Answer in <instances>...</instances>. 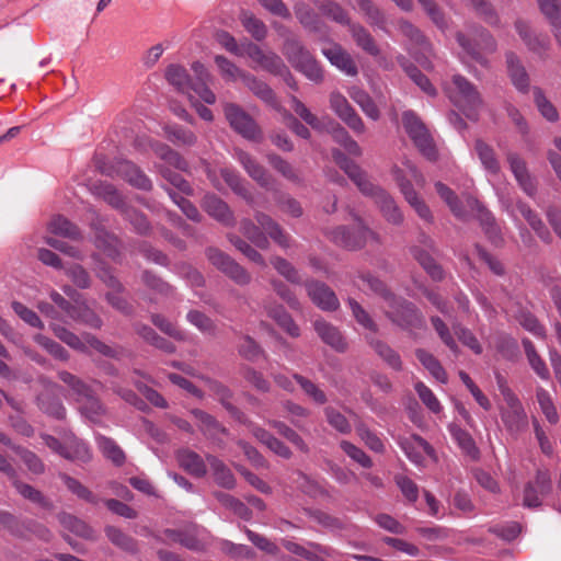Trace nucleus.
I'll return each mask as SVG.
<instances>
[{"label": "nucleus", "mask_w": 561, "mask_h": 561, "mask_svg": "<svg viewBox=\"0 0 561 561\" xmlns=\"http://www.w3.org/2000/svg\"><path fill=\"white\" fill-rule=\"evenodd\" d=\"M191 69L194 72V80L191 79L186 69L180 65H170L165 70V78L171 85L179 92L186 94L190 100L193 99L191 92H194L205 103L214 104L216 95L208 88V84L213 81V76L199 61H194Z\"/></svg>", "instance_id": "1"}, {"label": "nucleus", "mask_w": 561, "mask_h": 561, "mask_svg": "<svg viewBox=\"0 0 561 561\" xmlns=\"http://www.w3.org/2000/svg\"><path fill=\"white\" fill-rule=\"evenodd\" d=\"M254 218L257 225L248 218L242 219L240 222V231L249 241L263 250L270 247L268 238L283 249L290 247V236L270 215L256 211Z\"/></svg>", "instance_id": "2"}, {"label": "nucleus", "mask_w": 561, "mask_h": 561, "mask_svg": "<svg viewBox=\"0 0 561 561\" xmlns=\"http://www.w3.org/2000/svg\"><path fill=\"white\" fill-rule=\"evenodd\" d=\"M450 102L457 106L463 114L476 121L478 113L483 105L482 98L478 89L467 78L455 75L451 83L446 88Z\"/></svg>", "instance_id": "3"}, {"label": "nucleus", "mask_w": 561, "mask_h": 561, "mask_svg": "<svg viewBox=\"0 0 561 561\" xmlns=\"http://www.w3.org/2000/svg\"><path fill=\"white\" fill-rule=\"evenodd\" d=\"M283 54L298 71L309 80L320 83L323 80V71L317 60L304 47L296 37H288L283 45Z\"/></svg>", "instance_id": "4"}, {"label": "nucleus", "mask_w": 561, "mask_h": 561, "mask_svg": "<svg viewBox=\"0 0 561 561\" xmlns=\"http://www.w3.org/2000/svg\"><path fill=\"white\" fill-rule=\"evenodd\" d=\"M386 316L401 329L413 333L425 328L423 314L416 306L405 299L396 296L387 304Z\"/></svg>", "instance_id": "5"}, {"label": "nucleus", "mask_w": 561, "mask_h": 561, "mask_svg": "<svg viewBox=\"0 0 561 561\" xmlns=\"http://www.w3.org/2000/svg\"><path fill=\"white\" fill-rule=\"evenodd\" d=\"M403 127L421 153L428 160L437 159V150L434 141L421 119L412 111L402 114Z\"/></svg>", "instance_id": "6"}, {"label": "nucleus", "mask_w": 561, "mask_h": 561, "mask_svg": "<svg viewBox=\"0 0 561 561\" xmlns=\"http://www.w3.org/2000/svg\"><path fill=\"white\" fill-rule=\"evenodd\" d=\"M470 35L474 41V46L470 39L462 33H457L456 38L458 44L468 53L477 62L482 66L488 65V60L476 49V46L486 53H494L497 48L495 38L490 34L489 31L481 26H474L471 28Z\"/></svg>", "instance_id": "7"}, {"label": "nucleus", "mask_w": 561, "mask_h": 561, "mask_svg": "<svg viewBox=\"0 0 561 561\" xmlns=\"http://www.w3.org/2000/svg\"><path fill=\"white\" fill-rule=\"evenodd\" d=\"M99 168L103 174L119 176L138 190L150 191L152 188L151 180L131 161L117 160L114 164L100 165Z\"/></svg>", "instance_id": "8"}, {"label": "nucleus", "mask_w": 561, "mask_h": 561, "mask_svg": "<svg viewBox=\"0 0 561 561\" xmlns=\"http://www.w3.org/2000/svg\"><path fill=\"white\" fill-rule=\"evenodd\" d=\"M205 254L217 270L232 279L237 285L245 286L250 284L252 279L250 273L221 250L209 247L206 249Z\"/></svg>", "instance_id": "9"}, {"label": "nucleus", "mask_w": 561, "mask_h": 561, "mask_svg": "<svg viewBox=\"0 0 561 561\" xmlns=\"http://www.w3.org/2000/svg\"><path fill=\"white\" fill-rule=\"evenodd\" d=\"M357 227L350 229L341 226L329 232L330 239L337 245L348 250H356L364 247L367 237L378 240L377 234L368 229L359 218H356Z\"/></svg>", "instance_id": "10"}, {"label": "nucleus", "mask_w": 561, "mask_h": 561, "mask_svg": "<svg viewBox=\"0 0 561 561\" xmlns=\"http://www.w3.org/2000/svg\"><path fill=\"white\" fill-rule=\"evenodd\" d=\"M230 126L249 140H260L262 133L255 121L236 104H227L224 108Z\"/></svg>", "instance_id": "11"}, {"label": "nucleus", "mask_w": 561, "mask_h": 561, "mask_svg": "<svg viewBox=\"0 0 561 561\" xmlns=\"http://www.w3.org/2000/svg\"><path fill=\"white\" fill-rule=\"evenodd\" d=\"M163 535L193 551H203L209 546L208 531L197 525L187 526L182 530L165 529Z\"/></svg>", "instance_id": "12"}, {"label": "nucleus", "mask_w": 561, "mask_h": 561, "mask_svg": "<svg viewBox=\"0 0 561 561\" xmlns=\"http://www.w3.org/2000/svg\"><path fill=\"white\" fill-rule=\"evenodd\" d=\"M505 407L501 409V419L511 434H518L527 427V415L516 396L505 393Z\"/></svg>", "instance_id": "13"}, {"label": "nucleus", "mask_w": 561, "mask_h": 561, "mask_svg": "<svg viewBox=\"0 0 561 561\" xmlns=\"http://www.w3.org/2000/svg\"><path fill=\"white\" fill-rule=\"evenodd\" d=\"M330 107L355 134L360 135L366 131L363 119L340 92H332L330 94Z\"/></svg>", "instance_id": "14"}, {"label": "nucleus", "mask_w": 561, "mask_h": 561, "mask_svg": "<svg viewBox=\"0 0 561 561\" xmlns=\"http://www.w3.org/2000/svg\"><path fill=\"white\" fill-rule=\"evenodd\" d=\"M552 489L551 476L547 469H538L535 481L528 482L524 489L523 505L535 508L541 505V497Z\"/></svg>", "instance_id": "15"}, {"label": "nucleus", "mask_w": 561, "mask_h": 561, "mask_svg": "<svg viewBox=\"0 0 561 561\" xmlns=\"http://www.w3.org/2000/svg\"><path fill=\"white\" fill-rule=\"evenodd\" d=\"M364 195L374 198L383 218L391 225H402L404 217L394 199L381 187L371 182L369 192H362Z\"/></svg>", "instance_id": "16"}, {"label": "nucleus", "mask_w": 561, "mask_h": 561, "mask_svg": "<svg viewBox=\"0 0 561 561\" xmlns=\"http://www.w3.org/2000/svg\"><path fill=\"white\" fill-rule=\"evenodd\" d=\"M393 176L409 205L415 210L420 218L427 222L433 221V215L425 202L414 191L411 182L405 179L403 171L399 168L393 169Z\"/></svg>", "instance_id": "17"}, {"label": "nucleus", "mask_w": 561, "mask_h": 561, "mask_svg": "<svg viewBox=\"0 0 561 561\" xmlns=\"http://www.w3.org/2000/svg\"><path fill=\"white\" fill-rule=\"evenodd\" d=\"M307 294L311 301L324 311H334L340 307L335 293L324 283L308 280L305 283Z\"/></svg>", "instance_id": "18"}, {"label": "nucleus", "mask_w": 561, "mask_h": 561, "mask_svg": "<svg viewBox=\"0 0 561 561\" xmlns=\"http://www.w3.org/2000/svg\"><path fill=\"white\" fill-rule=\"evenodd\" d=\"M247 55L253 62L260 66L263 70L268 71L275 76L286 70V65L283 59L272 50H263L254 43L247 45Z\"/></svg>", "instance_id": "19"}, {"label": "nucleus", "mask_w": 561, "mask_h": 561, "mask_svg": "<svg viewBox=\"0 0 561 561\" xmlns=\"http://www.w3.org/2000/svg\"><path fill=\"white\" fill-rule=\"evenodd\" d=\"M233 158L243 167L248 175L260 186L264 188H270L272 186V176L250 153L236 148L233 150Z\"/></svg>", "instance_id": "20"}, {"label": "nucleus", "mask_w": 561, "mask_h": 561, "mask_svg": "<svg viewBox=\"0 0 561 561\" xmlns=\"http://www.w3.org/2000/svg\"><path fill=\"white\" fill-rule=\"evenodd\" d=\"M468 206L477 211L478 219L482 226L486 237L494 244H500L503 239L501 236V229L496 224V220L491 211H489L484 205H482L477 198L469 196L467 198Z\"/></svg>", "instance_id": "21"}, {"label": "nucleus", "mask_w": 561, "mask_h": 561, "mask_svg": "<svg viewBox=\"0 0 561 561\" xmlns=\"http://www.w3.org/2000/svg\"><path fill=\"white\" fill-rule=\"evenodd\" d=\"M202 208L215 220L226 227H232L236 218L226 202L215 194H206L202 201Z\"/></svg>", "instance_id": "22"}, {"label": "nucleus", "mask_w": 561, "mask_h": 561, "mask_svg": "<svg viewBox=\"0 0 561 561\" xmlns=\"http://www.w3.org/2000/svg\"><path fill=\"white\" fill-rule=\"evenodd\" d=\"M400 446L410 461L417 466H422L424 461L420 450H423L432 460H438L435 449L420 435H412L410 438L402 439Z\"/></svg>", "instance_id": "23"}, {"label": "nucleus", "mask_w": 561, "mask_h": 561, "mask_svg": "<svg viewBox=\"0 0 561 561\" xmlns=\"http://www.w3.org/2000/svg\"><path fill=\"white\" fill-rule=\"evenodd\" d=\"M332 156L334 161L345 171L360 192H369L371 190V182L355 162L350 160L341 150H333Z\"/></svg>", "instance_id": "24"}, {"label": "nucleus", "mask_w": 561, "mask_h": 561, "mask_svg": "<svg viewBox=\"0 0 561 561\" xmlns=\"http://www.w3.org/2000/svg\"><path fill=\"white\" fill-rule=\"evenodd\" d=\"M506 159L510 164V169L522 190L528 196H534L536 193V185L528 173L524 159L516 152H508Z\"/></svg>", "instance_id": "25"}, {"label": "nucleus", "mask_w": 561, "mask_h": 561, "mask_svg": "<svg viewBox=\"0 0 561 561\" xmlns=\"http://www.w3.org/2000/svg\"><path fill=\"white\" fill-rule=\"evenodd\" d=\"M322 54L328 60L344 72L346 76L354 77L357 75L358 69L351 57V55L337 44H332L322 49Z\"/></svg>", "instance_id": "26"}, {"label": "nucleus", "mask_w": 561, "mask_h": 561, "mask_svg": "<svg viewBox=\"0 0 561 561\" xmlns=\"http://www.w3.org/2000/svg\"><path fill=\"white\" fill-rule=\"evenodd\" d=\"M313 328L320 339L336 352L343 353L347 350V342L337 328L331 323L324 320H316L313 322Z\"/></svg>", "instance_id": "27"}, {"label": "nucleus", "mask_w": 561, "mask_h": 561, "mask_svg": "<svg viewBox=\"0 0 561 561\" xmlns=\"http://www.w3.org/2000/svg\"><path fill=\"white\" fill-rule=\"evenodd\" d=\"M507 72L513 85L522 93H527L529 90V77L522 65L518 57L512 53H506Z\"/></svg>", "instance_id": "28"}, {"label": "nucleus", "mask_w": 561, "mask_h": 561, "mask_svg": "<svg viewBox=\"0 0 561 561\" xmlns=\"http://www.w3.org/2000/svg\"><path fill=\"white\" fill-rule=\"evenodd\" d=\"M176 459L181 468L195 478H203L207 472L204 459L195 451L181 449L176 454Z\"/></svg>", "instance_id": "29"}, {"label": "nucleus", "mask_w": 561, "mask_h": 561, "mask_svg": "<svg viewBox=\"0 0 561 561\" xmlns=\"http://www.w3.org/2000/svg\"><path fill=\"white\" fill-rule=\"evenodd\" d=\"M357 280H354V285L364 293L370 290L373 294L380 296L386 304H388L394 295L387 289L386 285L370 273H359Z\"/></svg>", "instance_id": "30"}, {"label": "nucleus", "mask_w": 561, "mask_h": 561, "mask_svg": "<svg viewBox=\"0 0 561 561\" xmlns=\"http://www.w3.org/2000/svg\"><path fill=\"white\" fill-rule=\"evenodd\" d=\"M357 280H354V285L364 293L370 290L373 294L380 296L386 304H388L394 295L387 289L386 285L370 273H359Z\"/></svg>", "instance_id": "31"}, {"label": "nucleus", "mask_w": 561, "mask_h": 561, "mask_svg": "<svg viewBox=\"0 0 561 561\" xmlns=\"http://www.w3.org/2000/svg\"><path fill=\"white\" fill-rule=\"evenodd\" d=\"M47 230L55 236L70 240L78 241L82 239L80 229L62 215L54 216L47 225Z\"/></svg>", "instance_id": "32"}, {"label": "nucleus", "mask_w": 561, "mask_h": 561, "mask_svg": "<svg viewBox=\"0 0 561 561\" xmlns=\"http://www.w3.org/2000/svg\"><path fill=\"white\" fill-rule=\"evenodd\" d=\"M206 460L210 467L214 479L219 486L228 490L236 486L234 476L222 460L213 455H207Z\"/></svg>", "instance_id": "33"}, {"label": "nucleus", "mask_w": 561, "mask_h": 561, "mask_svg": "<svg viewBox=\"0 0 561 561\" xmlns=\"http://www.w3.org/2000/svg\"><path fill=\"white\" fill-rule=\"evenodd\" d=\"M242 82L260 100L277 108L278 104L276 96L273 90L264 81L247 72L245 75H242Z\"/></svg>", "instance_id": "34"}, {"label": "nucleus", "mask_w": 561, "mask_h": 561, "mask_svg": "<svg viewBox=\"0 0 561 561\" xmlns=\"http://www.w3.org/2000/svg\"><path fill=\"white\" fill-rule=\"evenodd\" d=\"M448 431L453 439L457 443L463 454L471 459L477 460L480 456V450L477 447L471 435L462 430L459 425L451 423L448 425Z\"/></svg>", "instance_id": "35"}, {"label": "nucleus", "mask_w": 561, "mask_h": 561, "mask_svg": "<svg viewBox=\"0 0 561 561\" xmlns=\"http://www.w3.org/2000/svg\"><path fill=\"white\" fill-rule=\"evenodd\" d=\"M154 154L165 162V164L175 168L176 170L186 172L188 170V163L186 160L170 146L162 142H152L150 145Z\"/></svg>", "instance_id": "36"}, {"label": "nucleus", "mask_w": 561, "mask_h": 561, "mask_svg": "<svg viewBox=\"0 0 561 561\" xmlns=\"http://www.w3.org/2000/svg\"><path fill=\"white\" fill-rule=\"evenodd\" d=\"M267 316L272 318L287 334L293 337L300 335L299 327L282 305L265 307Z\"/></svg>", "instance_id": "37"}, {"label": "nucleus", "mask_w": 561, "mask_h": 561, "mask_svg": "<svg viewBox=\"0 0 561 561\" xmlns=\"http://www.w3.org/2000/svg\"><path fill=\"white\" fill-rule=\"evenodd\" d=\"M94 245L113 260L119 256V240L103 228H95Z\"/></svg>", "instance_id": "38"}, {"label": "nucleus", "mask_w": 561, "mask_h": 561, "mask_svg": "<svg viewBox=\"0 0 561 561\" xmlns=\"http://www.w3.org/2000/svg\"><path fill=\"white\" fill-rule=\"evenodd\" d=\"M91 193L102 198L114 208L123 209L125 207L124 198L114 185L107 182H95L91 185Z\"/></svg>", "instance_id": "39"}, {"label": "nucleus", "mask_w": 561, "mask_h": 561, "mask_svg": "<svg viewBox=\"0 0 561 561\" xmlns=\"http://www.w3.org/2000/svg\"><path fill=\"white\" fill-rule=\"evenodd\" d=\"M348 95L360 107L367 117L373 121H378L380 118L378 106L365 90L358 87H351L348 89Z\"/></svg>", "instance_id": "40"}, {"label": "nucleus", "mask_w": 561, "mask_h": 561, "mask_svg": "<svg viewBox=\"0 0 561 561\" xmlns=\"http://www.w3.org/2000/svg\"><path fill=\"white\" fill-rule=\"evenodd\" d=\"M12 484L15 488L16 492L25 500L45 510L53 508L51 501L48 497H46L39 490L35 489L31 484L22 482L21 480L18 479V477L12 480Z\"/></svg>", "instance_id": "41"}, {"label": "nucleus", "mask_w": 561, "mask_h": 561, "mask_svg": "<svg viewBox=\"0 0 561 561\" xmlns=\"http://www.w3.org/2000/svg\"><path fill=\"white\" fill-rule=\"evenodd\" d=\"M58 520L65 529L73 533L75 535L89 540L95 539L94 530L85 522L79 519L75 515L60 513L58 514Z\"/></svg>", "instance_id": "42"}, {"label": "nucleus", "mask_w": 561, "mask_h": 561, "mask_svg": "<svg viewBox=\"0 0 561 561\" xmlns=\"http://www.w3.org/2000/svg\"><path fill=\"white\" fill-rule=\"evenodd\" d=\"M68 317L93 329H100L102 327L101 318L89 306H87L85 302H79L77 299L76 305L72 306Z\"/></svg>", "instance_id": "43"}, {"label": "nucleus", "mask_w": 561, "mask_h": 561, "mask_svg": "<svg viewBox=\"0 0 561 561\" xmlns=\"http://www.w3.org/2000/svg\"><path fill=\"white\" fill-rule=\"evenodd\" d=\"M331 127L327 129L332 139L342 146L350 154L359 157L362 156V148L350 136L348 131L337 123L331 122Z\"/></svg>", "instance_id": "44"}, {"label": "nucleus", "mask_w": 561, "mask_h": 561, "mask_svg": "<svg viewBox=\"0 0 561 561\" xmlns=\"http://www.w3.org/2000/svg\"><path fill=\"white\" fill-rule=\"evenodd\" d=\"M65 451L62 457L72 460V461H81L88 462L91 460L92 455L88 445L77 438L76 436L68 437L65 442Z\"/></svg>", "instance_id": "45"}, {"label": "nucleus", "mask_w": 561, "mask_h": 561, "mask_svg": "<svg viewBox=\"0 0 561 561\" xmlns=\"http://www.w3.org/2000/svg\"><path fill=\"white\" fill-rule=\"evenodd\" d=\"M164 135L169 141L175 146L192 147L197 142L196 135L179 125H165Z\"/></svg>", "instance_id": "46"}, {"label": "nucleus", "mask_w": 561, "mask_h": 561, "mask_svg": "<svg viewBox=\"0 0 561 561\" xmlns=\"http://www.w3.org/2000/svg\"><path fill=\"white\" fill-rule=\"evenodd\" d=\"M191 413L197 421L198 428L205 436L215 438L220 433L225 432V428L217 422V420L207 412L194 409Z\"/></svg>", "instance_id": "47"}, {"label": "nucleus", "mask_w": 561, "mask_h": 561, "mask_svg": "<svg viewBox=\"0 0 561 561\" xmlns=\"http://www.w3.org/2000/svg\"><path fill=\"white\" fill-rule=\"evenodd\" d=\"M95 442L103 456L115 466H122L125 462L124 451L112 438L99 434L95 436Z\"/></svg>", "instance_id": "48"}, {"label": "nucleus", "mask_w": 561, "mask_h": 561, "mask_svg": "<svg viewBox=\"0 0 561 561\" xmlns=\"http://www.w3.org/2000/svg\"><path fill=\"white\" fill-rule=\"evenodd\" d=\"M104 531L107 539L117 548L130 553L138 551L137 541L122 529L108 525L105 527Z\"/></svg>", "instance_id": "49"}, {"label": "nucleus", "mask_w": 561, "mask_h": 561, "mask_svg": "<svg viewBox=\"0 0 561 561\" xmlns=\"http://www.w3.org/2000/svg\"><path fill=\"white\" fill-rule=\"evenodd\" d=\"M295 14L299 23L308 31L321 32L322 22L319 15L307 4L298 3L294 8Z\"/></svg>", "instance_id": "50"}, {"label": "nucleus", "mask_w": 561, "mask_h": 561, "mask_svg": "<svg viewBox=\"0 0 561 561\" xmlns=\"http://www.w3.org/2000/svg\"><path fill=\"white\" fill-rule=\"evenodd\" d=\"M80 413L93 423L100 422L106 413V408L101 400L92 393L79 403Z\"/></svg>", "instance_id": "51"}, {"label": "nucleus", "mask_w": 561, "mask_h": 561, "mask_svg": "<svg viewBox=\"0 0 561 561\" xmlns=\"http://www.w3.org/2000/svg\"><path fill=\"white\" fill-rule=\"evenodd\" d=\"M474 149L484 170L491 174H497L501 167L494 150L480 139L476 141Z\"/></svg>", "instance_id": "52"}, {"label": "nucleus", "mask_w": 561, "mask_h": 561, "mask_svg": "<svg viewBox=\"0 0 561 561\" xmlns=\"http://www.w3.org/2000/svg\"><path fill=\"white\" fill-rule=\"evenodd\" d=\"M416 358L430 371V374L439 382H447V374L440 363L427 351L417 348L415 351Z\"/></svg>", "instance_id": "53"}, {"label": "nucleus", "mask_w": 561, "mask_h": 561, "mask_svg": "<svg viewBox=\"0 0 561 561\" xmlns=\"http://www.w3.org/2000/svg\"><path fill=\"white\" fill-rule=\"evenodd\" d=\"M59 478L65 483L66 488L78 499L94 505L99 503V497L87 486H84L79 480L70 477L67 473H60Z\"/></svg>", "instance_id": "54"}, {"label": "nucleus", "mask_w": 561, "mask_h": 561, "mask_svg": "<svg viewBox=\"0 0 561 561\" xmlns=\"http://www.w3.org/2000/svg\"><path fill=\"white\" fill-rule=\"evenodd\" d=\"M220 174L227 185L239 196L244 198L249 204L253 202V196L244 185V182L240 174L232 169L224 168L220 170Z\"/></svg>", "instance_id": "55"}, {"label": "nucleus", "mask_w": 561, "mask_h": 561, "mask_svg": "<svg viewBox=\"0 0 561 561\" xmlns=\"http://www.w3.org/2000/svg\"><path fill=\"white\" fill-rule=\"evenodd\" d=\"M369 345L378 354V356L381 359H383L392 369L401 370L402 362L400 355L394 350H392L388 344L378 339H370Z\"/></svg>", "instance_id": "56"}, {"label": "nucleus", "mask_w": 561, "mask_h": 561, "mask_svg": "<svg viewBox=\"0 0 561 561\" xmlns=\"http://www.w3.org/2000/svg\"><path fill=\"white\" fill-rule=\"evenodd\" d=\"M411 252L414 259L423 266V268L428 273V275L434 280H442L444 277V272L442 267L435 262L432 255L417 247H413Z\"/></svg>", "instance_id": "57"}, {"label": "nucleus", "mask_w": 561, "mask_h": 561, "mask_svg": "<svg viewBox=\"0 0 561 561\" xmlns=\"http://www.w3.org/2000/svg\"><path fill=\"white\" fill-rule=\"evenodd\" d=\"M214 496L222 506L232 511L240 518L244 520H249L251 518L252 514L249 507L237 497L221 491L214 492Z\"/></svg>", "instance_id": "58"}, {"label": "nucleus", "mask_w": 561, "mask_h": 561, "mask_svg": "<svg viewBox=\"0 0 561 561\" xmlns=\"http://www.w3.org/2000/svg\"><path fill=\"white\" fill-rule=\"evenodd\" d=\"M266 424L276 430V432L295 445L300 451L308 453L309 447L302 437L286 423L277 420H267Z\"/></svg>", "instance_id": "59"}, {"label": "nucleus", "mask_w": 561, "mask_h": 561, "mask_svg": "<svg viewBox=\"0 0 561 561\" xmlns=\"http://www.w3.org/2000/svg\"><path fill=\"white\" fill-rule=\"evenodd\" d=\"M540 12L549 21L552 31L561 30V1L560 0H537Z\"/></svg>", "instance_id": "60"}, {"label": "nucleus", "mask_w": 561, "mask_h": 561, "mask_svg": "<svg viewBox=\"0 0 561 561\" xmlns=\"http://www.w3.org/2000/svg\"><path fill=\"white\" fill-rule=\"evenodd\" d=\"M291 108L306 124L316 130H324V125L297 96L291 95L289 99Z\"/></svg>", "instance_id": "61"}, {"label": "nucleus", "mask_w": 561, "mask_h": 561, "mask_svg": "<svg viewBox=\"0 0 561 561\" xmlns=\"http://www.w3.org/2000/svg\"><path fill=\"white\" fill-rule=\"evenodd\" d=\"M293 379L300 386L306 396L314 403L322 405L328 401L327 394L318 385L299 374H294Z\"/></svg>", "instance_id": "62"}, {"label": "nucleus", "mask_w": 561, "mask_h": 561, "mask_svg": "<svg viewBox=\"0 0 561 561\" xmlns=\"http://www.w3.org/2000/svg\"><path fill=\"white\" fill-rule=\"evenodd\" d=\"M215 37L220 46H222L230 54L236 55L238 57L245 56L247 55L245 47H247V45L252 43L248 39H245L241 43H238L236 41V38L226 31L217 32Z\"/></svg>", "instance_id": "63"}, {"label": "nucleus", "mask_w": 561, "mask_h": 561, "mask_svg": "<svg viewBox=\"0 0 561 561\" xmlns=\"http://www.w3.org/2000/svg\"><path fill=\"white\" fill-rule=\"evenodd\" d=\"M241 23L245 31L256 41H263L267 35V27L264 22L250 12H242Z\"/></svg>", "instance_id": "64"}]
</instances>
